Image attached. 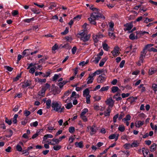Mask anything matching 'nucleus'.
I'll return each mask as SVG.
<instances>
[{
	"label": "nucleus",
	"mask_w": 157,
	"mask_h": 157,
	"mask_svg": "<svg viewBox=\"0 0 157 157\" xmlns=\"http://www.w3.org/2000/svg\"><path fill=\"white\" fill-rule=\"evenodd\" d=\"M101 11L98 8H97L93 11L91 13L90 17L88 18L90 23L95 25L96 22L95 20L100 18L103 20H105V17L101 13Z\"/></svg>",
	"instance_id": "nucleus-1"
},
{
	"label": "nucleus",
	"mask_w": 157,
	"mask_h": 157,
	"mask_svg": "<svg viewBox=\"0 0 157 157\" xmlns=\"http://www.w3.org/2000/svg\"><path fill=\"white\" fill-rule=\"evenodd\" d=\"M62 104L60 102L56 101H53L52 103V107L53 110L59 113L63 112L64 109V107H62Z\"/></svg>",
	"instance_id": "nucleus-2"
},
{
	"label": "nucleus",
	"mask_w": 157,
	"mask_h": 157,
	"mask_svg": "<svg viewBox=\"0 0 157 157\" xmlns=\"http://www.w3.org/2000/svg\"><path fill=\"white\" fill-rule=\"evenodd\" d=\"M153 45V44H148L145 46L144 48L141 52L140 56L139 58L142 61V60H144L147 53L146 50L147 49V48H150Z\"/></svg>",
	"instance_id": "nucleus-3"
},
{
	"label": "nucleus",
	"mask_w": 157,
	"mask_h": 157,
	"mask_svg": "<svg viewBox=\"0 0 157 157\" xmlns=\"http://www.w3.org/2000/svg\"><path fill=\"white\" fill-rule=\"evenodd\" d=\"M105 102L106 104L109 106L108 107L109 108L112 107L114 105V101L112 98L107 99Z\"/></svg>",
	"instance_id": "nucleus-4"
},
{
	"label": "nucleus",
	"mask_w": 157,
	"mask_h": 157,
	"mask_svg": "<svg viewBox=\"0 0 157 157\" xmlns=\"http://www.w3.org/2000/svg\"><path fill=\"white\" fill-rule=\"evenodd\" d=\"M119 48L118 47H115L113 51H112L111 53L113 56H117L119 55Z\"/></svg>",
	"instance_id": "nucleus-5"
},
{
	"label": "nucleus",
	"mask_w": 157,
	"mask_h": 157,
	"mask_svg": "<svg viewBox=\"0 0 157 157\" xmlns=\"http://www.w3.org/2000/svg\"><path fill=\"white\" fill-rule=\"evenodd\" d=\"M106 78L102 76V75H100L97 78V82L99 83H101L105 80Z\"/></svg>",
	"instance_id": "nucleus-6"
},
{
	"label": "nucleus",
	"mask_w": 157,
	"mask_h": 157,
	"mask_svg": "<svg viewBox=\"0 0 157 157\" xmlns=\"http://www.w3.org/2000/svg\"><path fill=\"white\" fill-rule=\"evenodd\" d=\"M94 126H92V127H91L90 126H89L87 127V128H90V134L91 136L95 134L96 132V129L94 128Z\"/></svg>",
	"instance_id": "nucleus-7"
},
{
	"label": "nucleus",
	"mask_w": 157,
	"mask_h": 157,
	"mask_svg": "<svg viewBox=\"0 0 157 157\" xmlns=\"http://www.w3.org/2000/svg\"><path fill=\"white\" fill-rule=\"evenodd\" d=\"M94 77L92 75H89L88 77L87 78V84H90L93 82L94 79Z\"/></svg>",
	"instance_id": "nucleus-8"
},
{
	"label": "nucleus",
	"mask_w": 157,
	"mask_h": 157,
	"mask_svg": "<svg viewBox=\"0 0 157 157\" xmlns=\"http://www.w3.org/2000/svg\"><path fill=\"white\" fill-rule=\"evenodd\" d=\"M83 95L84 97H86L90 96V91L88 88L85 89L83 92Z\"/></svg>",
	"instance_id": "nucleus-9"
},
{
	"label": "nucleus",
	"mask_w": 157,
	"mask_h": 157,
	"mask_svg": "<svg viewBox=\"0 0 157 157\" xmlns=\"http://www.w3.org/2000/svg\"><path fill=\"white\" fill-rule=\"evenodd\" d=\"M118 134H112L109 136V138L110 139H115V141H117L119 136Z\"/></svg>",
	"instance_id": "nucleus-10"
},
{
	"label": "nucleus",
	"mask_w": 157,
	"mask_h": 157,
	"mask_svg": "<svg viewBox=\"0 0 157 157\" xmlns=\"http://www.w3.org/2000/svg\"><path fill=\"white\" fill-rule=\"evenodd\" d=\"M157 71V70L155 68L151 67L149 70L148 71V75H152Z\"/></svg>",
	"instance_id": "nucleus-11"
},
{
	"label": "nucleus",
	"mask_w": 157,
	"mask_h": 157,
	"mask_svg": "<svg viewBox=\"0 0 157 157\" xmlns=\"http://www.w3.org/2000/svg\"><path fill=\"white\" fill-rule=\"evenodd\" d=\"M31 50L30 49H25L24 51L22 54L24 56H27L31 54Z\"/></svg>",
	"instance_id": "nucleus-12"
},
{
	"label": "nucleus",
	"mask_w": 157,
	"mask_h": 157,
	"mask_svg": "<svg viewBox=\"0 0 157 157\" xmlns=\"http://www.w3.org/2000/svg\"><path fill=\"white\" fill-rule=\"evenodd\" d=\"M103 36V35L101 34H98L96 35V36H94L93 37V38L95 42H97L98 40V39L102 37Z\"/></svg>",
	"instance_id": "nucleus-13"
},
{
	"label": "nucleus",
	"mask_w": 157,
	"mask_h": 157,
	"mask_svg": "<svg viewBox=\"0 0 157 157\" xmlns=\"http://www.w3.org/2000/svg\"><path fill=\"white\" fill-rule=\"evenodd\" d=\"M79 97V95L78 94H76V93L75 91H73L71 94V95L70 97V98L71 99H72L74 98H78Z\"/></svg>",
	"instance_id": "nucleus-14"
},
{
	"label": "nucleus",
	"mask_w": 157,
	"mask_h": 157,
	"mask_svg": "<svg viewBox=\"0 0 157 157\" xmlns=\"http://www.w3.org/2000/svg\"><path fill=\"white\" fill-rule=\"evenodd\" d=\"M139 143L137 140L134 141L131 144V147H137L139 146Z\"/></svg>",
	"instance_id": "nucleus-15"
},
{
	"label": "nucleus",
	"mask_w": 157,
	"mask_h": 157,
	"mask_svg": "<svg viewBox=\"0 0 157 157\" xmlns=\"http://www.w3.org/2000/svg\"><path fill=\"white\" fill-rule=\"evenodd\" d=\"M90 36L86 34L85 36L81 38V40H82L84 42H86L88 41L90 39Z\"/></svg>",
	"instance_id": "nucleus-16"
},
{
	"label": "nucleus",
	"mask_w": 157,
	"mask_h": 157,
	"mask_svg": "<svg viewBox=\"0 0 157 157\" xmlns=\"http://www.w3.org/2000/svg\"><path fill=\"white\" fill-rule=\"evenodd\" d=\"M42 129H40L39 131H37L35 134L33 135L32 137V138L33 139H34L36 138L40 134L41 132H42Z\"/></svg>",
	"instance_id": "nucleus-17"
},
{
	"label": "nucleus",
	"mask_w": 157,
	"mask_h": 157,
	"mask_svg": "<svg viewBox=\"0 0 157 157\" xmlns=\"http://www.w3.org/2000/svg\"><path fill=\"white\" fill-rule=\"evenodd\" d=\"M121 90H120L118 87L116 86H113L111 88L112 92L114 93L116 92L120 91Z\"/></svg>",
	"instance_id": "nucleus-18"
},
{
	"label": "nucleus",
	"mask_w": 157,
	"mask_h": 157,
	"mask_svg": "<svg viewBox=\"0 0 157 157\" xmlns=\"http://www.w3.org/2000/svg\"><path fill=\"white\" fill-rule=\"evenodd\" d=\"M46 108L47 109H49L50 108L51 105L52 106L51 100L50 99L47 100L46 101Z\"/></svg>",
	"instance_id": "nucleus-19"
},
{
	"label": "nucleus",
	"mask_w": 157,
	"mask_h": 157,
	"mask_svg": "<svg viewBox=\"0 0 157 157\" xmlns=\"http://www.w3.org/2000/svg\"><path fill=\"white\" fill-rule=\"evenodd\" d=\"M131 118V117L129 114L127 115L125 117L122 119V121L124 123H125L126 121H128L130 120Z\"/></svg>",
	"instance_id": "nucleus-20"
},
{
	"label": "nucleus",
	"mask_w": 157,
	"mask_h": 157,
	"mask_svg": "<svg viewBox=\"0 0 157 157\" xmlns=\"http://www.w3.org/2000/svg\"><path fill=\"white\" fill-rule=\"evenodd\" d=\"M144 121H138L137 123H136L135 126L136 127L139 128L143 125Z\"/></svg>",
	"instance_id": "nucleus-21"
},
{
	"label": "nucleus",
	"mask_w": 157,
	"mask_h": 157,
	"mask_svg": "<svg viewBox=\"0 0 157 157\" xmlns=\"http://www.w3.org/2000/svg\"><path fill=\"white\" fill-rule=\"evenodd\" d=\"M124 26L126 27V29H124L125 31L130 30L133 27V25L132 24H129L124 25Z\"/></svg>",
	"instance_id": "nucleus-22"
},
{
	"label": "nucleus",
	"mask_w": 157,
	"mask_h": 157,
	"mask_svg": "<svg viewBox=\"0 0 157 157\" xmlns=\"http://www.w3.org/2000/svg\"><path fill=\"white\" fill-rule=\"evenodd\" d=\"M107 60V58H104L102 59L99 63V65L100 67H101L103 66L105 63L106 61Z\"/></svg>",
	"instance_id": "nucleus-23"
},
{
	"label": "nucleus",
	"mask_w": 157,
	"mask_h": 157,
	"mask_svg": "<svg viewBox=\"0 0 157 157\" xmlns=\"http://www.w3.org/2000/svg\"><path fill=\"white\" fill-rule=\"evenodd\" d=\"M31 84V81L30 80H27L26 82H25L22 85V87H27L29 86Z\"/></svg>",
	"instance_id": "nucleus-24"
},
{
	"label": "nucleus",
	"mask_w": 157,
	"mask_h": 157,
	"mask_svg": "<svg viewBox=\"0 0 157 157\" xmlns=\"http://www.w3.org/2000/svg\"><path fill=\"white\" fill-rule=\"evenodd\" d=\"M107 112L105 111L104 112V115L105 116H109L110 115V113L111 111V109L110 108L108 107L106 110Z\"/></svg>",
	"instance_id": "nucleus-25"
},
{
	"label": "nucleus",
	"mask_w": 157,
	"mask_h": 157,
	"mask_svg": "<svg viewBox=\"0 0 157 157\" xmlns=\"http://www.w3.org/2000/svg\"><path fill=\"white\" fill-rule=\"evenodd\" d=\"M156 147V144L155 143H153L150 147V151L153 152L155 151Z\"/></svg>",
	"instance_id": "nucleus-26"
},
{
	"label": "nucleus",
	"mask_w": 157,
	"mask_h": 157,
	"mask_svg": "<svg viewBox=\"0 0 157 157\" xmlns=\"http://www.w3.org/2000/svg\"><path fill=\"white\" fill-rule=\"evenodd\" d=\"M50 84L48 83H46L45 84V86L42 87V89L45 91L47 89H50Z\"/></svg>",
	"instance_id": "nucleus-27"
},
{
	"label": "nucleus",
	"mask_w": 157,
	"mask_h": 157,
	"mask_svg": "<svg viewBox=\"0 0 157 157\" xmlns=\"http://www.w3.org/2000/svg\"><path fill=\"white\" fill-rule=\"evenodd\" d=\"M75 145L77 147H78L80 148H82L83 147V142L82 141L79 143L76 142L75 143Z\"/></svg>",
	"instance_id": "nucleus-28"
},
{
	"label": "nucleus",
	"mask_w": 157,
	"mask_h": 157,
	"mask_svg": "<svg viewBox=\"0 0 157 157\" xmlns=\"http://www.w3.org/2000/svg\"><path fill=\"white\" fill-rule=\"evenodd\" d=\"M45 91L42 89L41 92H39L38 94V97L41 98L44 96Z\"/></svg>",
	"instance_id": "nucleus-29"
},
{
	"label": "nucleus",
	"mask_w": 157,
	"mask_h": 157,
	"mask_svg": "<svg viewBox=\"0 0 157 157\" xmlns=\"http://www.w3.org/2000/svg\"><path fill=\"white\" fill-rule=\"evenodd\" d=\"M68 82V81H63V82H59L58 83V85L60 88H61L65 84Z\"/></svg>",
	"instance_id": "nucleus-30"
},
{
	"label": "nucleus",
	"mask_w": 157,
	"mask_h": 157,
	"mask_svg": "<svg viewBox=\"0 0 157 157\" xmlns=\"http://www.w3.org/2000/svg\"><path fill=\"white\" fill-rule=\"evenodd\" d=\"M53 136L50 134H47L45 135L43 137V140H45L48 138H52Z\"/></svg>",
	"instance_id": "nucleus-31"
},
{
	"label": "nucleus",
	"mask_w": 157,
	"mask_h": 157,
	"mask_svg": "<svg viewBox=\"0 0 157 157\" xmlns=\"http://www.w3.org/2000/svg\"><path fill=\"white\" fill-rule=\"evenodd\" d=\"M102 71L101 70H98L94 72L92 74V75L94 77L96 75H98L99 74L102 73Z\"/></svg>",
	"instance_id": "nucleus-32"
},
{
	"label": "nucleus",
	"mask_w": 157,
	"mask_h": 157,
	"mask_svg": "<svg viewBox=\"0 0 157 157\" xmlns=\"http://www.w3.org/2000/svg\"><path fill=\"white\" fill-rule=\"evenodd\" d=\"M101 57H99L97 56V57L95 58L94 59L93 61V62L95 63H98L100 60L101 59Z\"/></svg>",
	"instance_id": "nucleus-33"
},
{
	"label": "nucleus",
	"mask_w": 157,
	"mask_h": 157,
	"mask_svg": "<svg viewBox=\"0 0 157 157\" xmlns=\"http://www.w3.org/2000/svg\"><path fill=\"white\" fill-rule=\"evenodd\" d=\"M137 99V97H132L128 98V99L130 100L131 103H132L135 101V100H136Z\"/></svg>",
	"instance_id": "nucleus-34"
},
{
	"label": "nucleus",
	"mask_w": 157,
	"mask_h": 157,
	"mask_svg": "<svg viewBox=\"0 0 157 157\" xmlns=\"http://www.w3.org/2000/svg\"><path fill=\"white\" fill-rule=\"evenodd\" d=\"M56 6V4L55 2H53L50 3V6L48 7L49 9L52 10L53 8L55 7Z\"/></svg>",
	"instance_id": "nucleus-35"
},
{
	"label": "nucleus",
	"mask_w": 157,
	"mask_h": 157,
	"mask_svg": "<svg viewBox=\"0 0 157 157\" xmlns=\"http://www.w3.org/2000/svg\"><path fill=\"white\" fill-rule=\"evenodd\" d=\"M109 36L112 39H114L116 38V36L113 32H109Z\"/></svg>",
	"instance_id": "nucleus-36"
},
{
	"label": "nucleus",
	"mask_w": 157,
	"mask_h": 157,
	"mask_svg": "<svg viewBox=\"0 0 157 157\" xmlns=\"http://www.w3.org/2000/svg\"><path fill=\"white\" fill-rule=\"evenodd\" d=\"M142 151L144 155H145V154L146 155H147L149 152L148 150L147 149H145L144 148H142Z\"/></svg>",
	"instance_id": "nucleus-37"
},
{
	"label": "nucleus",
	"mask_w": 157,
	"mask_h": 157,
	"mask_svg": "<svg viewBox=\"0 0 157 157\" xmlns=\"http://www.w3.org/2000/svg\"><path fill=\"white\" fill-rule=\"evenodd\" d=\"M88 111V109L86 108L84 109L82 111L80 116H84Z\"/></svg>",
	"instance_id": "nucleus-38"
},
{
	"label": "nucleus",
	"mask_w": 157,
	"mask_h": 157,
	"mask_svg": "<svg viewBox=\"0 0 157 157\" xmlns=\"http://www.w3.org/2000/svg\"><path fill=\"white\" fill-rule=\"evenodd\" d=\"M118 129L121 132H123L125 129V127L123 125H119L118 128Z\"/></svg>",
	"instance_id": "nucleus-39"
},
{
	"label": "nucleus",
	"mask_w": 157,
	"mask_h": 157,
	"mask_svg": "<svg viewBox=\"0 0 157 157\" xmlns=\"http://www.w3.org/2000/svg\"><path fill=\"white\" fill-rule=\"evenodd\" d=\"M103 49L105 51H107L109 48V47L108 46V44H102Z\"/></svg>",
	"instance_id": "nucleus-40"
},
{
	"label": "nucleus",
	"mask_w": 157,
	"mask_h": 157,
	"mask_svg": "<svg viewBox=\"0 0 157 157\" xmlns=\"http://www.w3.org/2000/svg\"><path fill=\"white\" fill-rule=\"evenodd\" d=\"M109 88L108 86H104L102 87L99 90L100 92H102L105 91L107 90Z\"/></svg>",
	"instance_id": "nucleus-41"
},
{
	"label": "nucleus",
	"mask_w": 157,
	"mask_h": 157,
	"mask_svg": "<svg viewBox=\"0 0 157 157\" xmlns=\"http://www.w3.org/2000/svg\"><path fill=\"white\" fill-rule=\"evenodd\" d=\"M34 20V18L32 17L30 19H26L24 20V22H27L28 23H30L31 21H33Z\"/></svg>",
	"instance_id": "nucleus-42"
},
{
	"label": "nucleus",
	"mask_w": 157,
	"mask_h": 157,
	"mask_svg": "<svg viewBox=\"0 0 157 157\" xmlns=\"http://www.w3.org/2000/svg\"><path fill=\"white\" fill-rule=\"evenodd\" d=\"M73 106V105L71 102L68 103L65 106L66 108L67 109H69L71 108Z\"/></svg>",
	"instance_id": "nucleus-43"
},
{
	"label": "nucleus",
	"mask_w": 157,
	"mask_h": 157,
	"mask_svg": "<svg viewBox=\"0 0 157 157\" xmlns=\"http://www.w3.org/2000/svg\"><path fill=\"white\" fill-rule=\"evenodd\" d=\"M61 147L60 145H56L53 147V149L56 151H58L61 149Z\"/></svg>",
	"instance_id": "nucleus-44"
},
{
	"label": "nucleus",
	"mask_w": 157,
	"mask_h": 157,
	"mask_svg": "<svg viewBox=\"0 0 157 157\" xmlns=\"http://www.w3.org/2000/svg\"><path fill=\"white\" fill-rule=\"evenodd\" d=\"M123 147L125 149H128L130 148H131V144H126L124 145Z\"/></svg>",
	"instance_id": "nucleus-45"
},
{
	"label": "nucleus",
	"mask_w": 157,
	"mask_h": 157,
	"mask_svg": "<svg viewBox=\"0 0 157 157\" xmlns=\"http://www.w3.org/2000/svg\"><path fill=\"white\" fill-rule=\"evenodd\" d=\"M154 20L153 18L149 19L148 18H146V19L144 21V22L145 23H147L148 22L152 21Z\"/></svg>",
	"instance_id": "nucleus-46"
},
{
	"label": "nucleus",
	"mask_w": 157,
	"mask_h": 157,
	"mask_svg": "<svg viewBox=\"0 0 157 157\" xmlns=\"http://www.w3.org/2000/svg\"><path fill=\"white\" fill-rule=\"evenodd\" d=\"M50 72L51 71L50 70H48V71L46 72V74H44V75H43V76L44 77H48L50 74Z\"/></svg>",
	"instance_id": "nucleus-47"
},
{
	"label": "nucleus",
	"mask_w": 157,
	"mask_h": 157,
	"mask_svg": "<svg viewBox=\"0 0 157 157\" xmlns=\"http://www.w3.org/2000/svg\"><path fill=\"white\" fill-rule=\"evenodd\" d=\"M70 92L69 91H68L66 92L64 94L63 96L62 97V98L64 99L66 97L68 96L70 94Z\"/></svg>",
	"instance_id": "nucleus-48"
},
{
	"label": "nucleus",
	"mask_w": 157,
	"mask_h": 157,
	"mask_svg": "<svg viewBox=\"0 0 157 157\" xmlns=\"http://www.w3.org/2000/svg\"><path fill=\"white\" fill-rule=\"evenodd\" d=\"M75 131V128L73 127H71L69 129V132L71 133H73Z\"/></svg>",
	"instance_id": "nucleus-49"
},
{
	"label": "nucleus",
	"mask_w": 157,
	"mask_h": 157,
	"mask_svg": "<svg viewBox=\"0 0 157 157\" xmlns=\"http://www.w3.org/2000/svg\"><path fill=\"white\" fill-rule=\"evenodd\" d=\"M5 122L9 125H10L12 123V121L8 119L7 117H5Z\"/></svg>",
	"instance_id": "nucleus-50"
},
{
	"label": "nucleus",
	"mask_w": 157,
	"mask_h": 157,
	"mask_svg": "<svg viewBox=\"0 0 157 157\" xmlns=\"http://www.w3.org/2000/svg\"><path fill=\"white\" fill-rule=\"evenodd\" d=\"M119 117L118 114H117L115 115L113 118V121L114 123H115L117 121V119Z\"/></svg>",
	"instance_id": "nucleus-51"
},
{
	"label": "nucleus",
	"mask_w": 157,
	"mask_h": 157,
	"mask_svg": "<svg viewBox=\"0 0 157 157\" xmlns=\"http://www.w3.org/2000/svg\"><path fill=\"white\" fill-rule=\"evenodd\" d=\"M125 116V114L123 112H121V114H120L119 117L118 118V119L119 120H121V119Z\"/></svg>",
	"instance_id": "nucleus-52"
},
{
	"label": "nucleus",
	"mask_w": 157,
	"mask_h": 157,
	"mask_svg": "<svg viewBox=\"0 0 157 157\" xmlns=\"http://www.w3.org/2000/svg\"><path fill=\"white\" fill-rule=\"evenodd\" d=\"M31 11L34 13L38 14L40 13L39 10H37L36 9L34 8L31 9Z\"/></svg>",
	"instance_id": "nucleus-53"
},
{
	"label": "nucleus",
	"mask_w": 157,
	"mask_h": 157,
	"mask_svg": "<svg viewBox=\"0 0 157 157\" xmlns=\"http://www.w3.org/2000/svg\"><path fill=\"white\" fill-rule=\"evenodd\" d=\"M17 150L19 151H22V148L21 146L19 145H17L16 147Z\"/></svg>",
	"instance_id": "nucleus-54"
},
{
	"label": "nucleus",
	"mask_w": 157,
	"mask_h": 157,
	"mask_svg": "<svg viewBox=\"0 0 157 157\" xmlns=\"http://www.w3.org/2000/svg\"><path fill=\"white\" fill-rule=\"evenodd\" d=\"M81 118L83 120L84 122H86L87 121V119L86 117L85 116H80Z\"/></svg>",
	"instance_id": "nucleus-55"
},
{
	"label": "nucleus",
	"mask_w": 157,
	"mask_h": 157,
	"mask_svg": "<svg viewBox=\"0 0 157 157\" xmlns=\"http://www.w3.org/2000/svg\"><path fill=\"white\" fill-rule=\"evenodd\" d=\"M86 34L85 33L84 31H82V32H80L79 33V35L80 36H81V38L84 37L85 35H86Z\"/></svg>",
	"instance_id": "nucleus-56"
},
{
	"label": "nucleus",
	"mask_w": 157,
	"mask_h": 157,
	"mask_svg": "<svg viewBox=\"0 0 157 157\" xmlns=\"http://www.w3.org/2000/svg\"><path fill=\"white\" fill-rule=\"evenodd\" d=\"M35 72V68L34 67H32L30 68L29 71V72L30 73L33 74Z\"/></svg>",
	"instance_id": "nucleus-57"
},
{
	"label": "nucleus",
	"mask_w": 157,
	"mask_h": 157,
	"mask_svg": "<svg viewBox=\"0 0 157 157\" xmlns=\"http://www.w3.org/2000/svg\"><path fill=\"white\" fill-rule=\"evenodd\" d=\"M130 94L128 93L126 94L122 93L121 94V96L123 98H125L126 97L129 96Z\"/></svg>",
	"instance_id": "nucleus-58"
},
{
	"label": "nucleus",
	"mask_w": 157,
	"mask_h": 157,
	"mask_svg": "<svg viewBox=\"0 0 157 157\" xmlns=\"http://www.w3.org/2000/svg\"><path fill=\"white\" fill-rule=\"evenodd\" d=\"M31 113L29 111L25 110L24 112V114L26 117L29 116Z\"/></svg>",
	"instance_id": "nucleus-59"
},
{
	"label": "nucleus",
	"mask_w": 157,
	"mask_h": 157,
	"mask_svg": "<svg viewBox=\"0 0 157 157\" xmlns=\"http://www.w3.org/2000/svg\"><path fill=\"white\" fill-rule=\"evenodd\" d=\"M38 124V122L37 121L33 122L32 123H31L30 125L31 126H33L34 127H36Z\"/></svg>",
	"instance_id": "nucleus-60"
},
{
	"label": "nucleus",
	"mask_w": 157,
	"mask_h": 157,
	"mask_svg": "<svg viewBox=\"0 0 157 157\" xmlns=\"http://www.w3.org/2000/svg\"><path fill=\"white\" fill-rule=\"evenodd\" d=\"M125 63V61L124 60H123L121 61V62L119 67L120 68H122Z\"/></svg>",
	"instance_id": "nucleus-61"
},
{
	"label": "nucleus",
	"mask_w": 157,
	"mask_h": 157,
	"mask_svg": "<svg viewBox=\"0 0 157 157\" xmlns=\"http://www.w3.org/2000/svg\"><path fill=\"white\" fill-rule=\"evenodd\" d=\"M47 130L49 132H52V130L54 129V128L52 126H49L47 128Z\"/></svg>",
	"instance_id": "nucleus-62"
},
{
	"label": "nucleus",
	"mask_w": 157,
	"mask_h": 157,
	"mask_svg": "<svg viewBox=\"0 0 157 157\" xmlns=\"http://www.w3.org/2000/svg\"><path fill=\"white\" fill-rule=\"evenodd\" d=\"M68 32V29L67 27L66 28V29L63 32H62L61 33V34L62 35H65L67 34Z\"/></svg>",
	"instance_id": "nucleus-63"
},
{
	"label": "nucleus",
	"mask_w": 157,
	"mask_h": 157,
	"mask_svg": "<svg viewBox=\"0 0 157 157\" xmlns=\"http://www.w3.org/2000/svg\"><path fill=\"white\" fill-rule=\"evenodd\" d=\"M152 88L155 91V92L157 91V85L156 84H153L152 86Z\"/></svg>",
	"instance_id": "nucleus-64"
}]
</instances>
